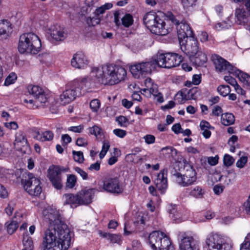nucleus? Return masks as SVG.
I'll use <instances>...</instances> for the list:
<instances>
[{"instance_id": "f257e3e1", "label": "nucleus", "mask_w": 250, "mask_h": 250, "mask_svg": "<svg viewBox=\"0 0 250 250\" xmlns=\"http://www.w3.org/2000/svg\"><path fill=\"white\" fill-rule=\"evenodd\" d=\"M43 220L48 223V229L44 233V239L47 243L52 244L57 237H62L64 233L71 237L70 230L62 220L59 211L56 209L48 208L43 211Z\"/></svg>"}, {"instance_id": "f03ea898", "label": "nucleus", "mask_w": 250, "mask_h": 250, "mask_svg": "<svg viewBox=\"0 0 250 250\" xmlns=\"http://www.w3.org/2000/svg\"><path fill=\"white\" fill-rule=\"evenodd\" d=\"M91 74L96 77L98 83L112 85L124 80L126 75V71L121 66L108 64L94 68Z\"/></svg>"}, {"instance_id": "7ed1b4c3", "label": "nucleus", "mask_w": 250, "mask_h": 250, "mask_svg": "<svg viewBox=\"0 0 250 250\" xmlns=\"http://www.w3.org/2000/svg\"><path fill=\"white\" fill-rule=\"evenodd\" d=\"M42 46L41 41L35 34L27 33L20 37L18 49L21 53L37 54Z\"/></svg>"}, {"instance_id": "20e7f679", "label": "nucleus", "mask_w": 250, "mask_h": 250, "mask_svg": "<svg viewBox=\"0 0 250 250\" xmlns=\"http://www.w3.org/2000/svg\"><path fill=\"white\" fill-rule=\"evenodd\" d=\"M143 22L146 26L153 34L165 36L168 31L166 28V23L156 14L152 11L146 13L144 16Z\"/></svg>"}, {"instance_id": "39448f33", "label": "nucleus", "mask_w": 250, "mask_h": 250, "mask_svg": "<svg viewBox=\"0 0 250 250\" xmlns=\"http://www.w3.org/2000/svg\"><path fill=\"white\" fill-rule=\"evenodd\" d=\"M143 22L146 26L153 34L165 36L168 31L166 28V23L156 14L152 11L146 13L144 16Z\"/></svg>"}, {"instance_id": "423d86ee", "label": "nucleus", "mask_w": 250, "mask_h": 250, "mask_svg": "<svg viewBox=\"0 0 250 250\" xmlns=\"http://www.w3.org/2000/svg\"><path fill=\"white\" fill-rule=\"evenodd\" d=\"M85 79L81 82L75 81L71 82L68 85V88L64 91L60 96L62 104H66L74 101L77 97L82 95V89L83 87Z\"/></svg>"}, {"instance_id": "0eeeda50", "label": "nucleus", "mask_w": 250, "mask_h": 250, "mask_svg": "<svg viewBox=\"0 0 250 250\" xmlns=\"http://www.w3.org/2000/svg\"><path fill=\"white\" fill-rule=\"evenodd\" d=\"M155 66L165 68H171L180 65L183 61V57L176 53H161L158 54L156 58L153 59Z\"/></svg>"}, {"instance_id": "6e6552de", "label": "nucleus", "mask_w": 250, "mask_h": 250, "mask_svg": "<svg viewBox=\"0 0 250 250\" xmlns=\"http://www.w3.org/2000/svg\"><path fill=\"white\" fill-rule=\"evenodd\" d=\"M148 242L154 250H169L171 246L169 239L164 233L159 231L152 232L148 236Z\"/></svg>"}, {"instance_id": "1a4fd4ad", "label": "nucleus", "mask_w": 250, "mask_h": 250, "mask_svg": "<svg viewBox=\"0 0 250 250\" xmlns=\"http://www.w3.org/2000/svg\"><path fill=\"white\" fill-rule=\"evenodd\" d=\"M155 64L153 59L148 62H135L130 65L129 70L134 78H143L155 69Z\"/></svg>"}, {"instance_id": "9d476101", "label": "nucleus", "mask_w": 250, "mask_h": 250, "mask_svg": "<svg viewBox=\"0 0 250 250\" xmlns=\"http://www.w3.org/2000/svg\"><path fill=\"white\" fill-rule=\"evenodd\" d=\"M25 180L21 179V182L23 184L24 188L27 192L31 195L38 196L42 192V188L40 186V181L36 178L33 174L30 172L25 173Z\"/></svg>"}, {"instance_id": "9b49d317", "label": "nucleus", "mask_w": 250, "mask_h": 250, "mask_svg": "<svg viewBox=\"0 0 250 250\" xmlns=\"http://www.w3.org/2000/svg\"><path fill=\"white\" fill-rule=\"evenodd\" d=\"M67 234L65 232L62 237H57L52 244L47 243L43 238V248L41 250H67L71 244V237Z\"/></svg>"}, {"instance_id": "f8f14e48", "label": "nucleus", "mask_w": 250, "mask_h": 250, "mask_svg": "<svg viewBox=\"0 0 250 250\" xmlns=\"http://www.w3.org/2000/svg\"><path fill=\"white\" fill-rule=\"evenodd\" d=\"M209 250H230L231 246L226 243L221 235L214 233L209 234L206 241Z\"/></svg>"}, {"instance_id": "ddd939ff", "label": "nucleus", "mask_w": 250, "mask_h": 250, "mask_svg": "<svg viewBox=\"0 0 250 250\" xmlns=\"http://www.w3.org/2000/svg\"><path fill=\"white\" fill-rule=\"evenodd\" d=\"M169 19L176 26L179 43L180 41H185L187 38L192 36V31L188 24L182 21L179 22V21L176 19L172 14L169 16Z\"/></svg>"}, {"instance_id": "4468645a", "label": "nucleus", "mask_w": 250, "mask_h": 250, "mask_svg": "<svg viewBox=\"0 0 250 250\" xmlns=\"http://www.w3.org/2000/svg\"><path fill=\"white\" fill-rule=\"evenodd\" d=\"M181 50L188 57L194 55L198 50V42L192 36L187 38L185 41H180L179 43Z\"/></svg>"}, {"instance_id": "2eb2a0df", "label": "nucleus", "mask_w": 250, "mask_h": 250, "mask_svg": "<svg viewBox=\"0 0 250 250\" xmlns=\"http://www.w3.org/2000/svg\"><path fill=\"white\" fill-rule=\"evenodd\" d=\"M177 183L183 186L187 187L193 184L197 180L196 172L192 167L187 170L186 173L182 175L179 172L174 174Z\"/></svg>"}, {"instance_id": "dca6fc26", "label": "nucleus", "mask_w": 250, "mask_h": 250, "mask_svg": "<svg viewBox=\"0 0 250 250\" xmlns=\"http://www.w3.org/2000/svg\"><path fill=\"white\" fill-rule=\"evenodd\" d=\"M235 22L242 25L250 33V13L246 8L239 7L235 11Z\"/></svg>"}, {"instance_id": "f3484780", "label": "nucleus", "mask_w": 250, "mask_h": 250, "mask_svg": "<svg viewBox=\"0 0 250 250\" xmlns=\"http://www.w3.org/2000/svg\"><path fill=\"white\" fill-rule=\"evenodd\" d=\"M211 60L213 62L216 70L219 72L227 71L230 74H233L236 69L229 62L217 55H212Z\"/></svg>"}, {"instance_id": "a211bd4d", "label": "nucleus", "mask_w": 250, "mask_h": 250, "mask_svg": "<svg viewBox=\"0 0 250 250\" xmlns=\"http://www.w3.org/2000/svg\"><path fill=\"white\" fill-rule=\"evenodd\" d=\"M62 169L58 166H53L48 169L47 176L54 187L60 189L62 187Z\"/></svg>"}, {"instance_id": "6ab92c4d", "label": "nucleus", "mask_w": 250, "mask_h": 250, "mask_svg": "<svg viewBox=\"0 0 250 250\" xmlns=\"http://www.w3.org/2000/svg\"><path fill=\"white\" fill-rule=\"evenodd\" d=\"M119 180L117 177H111L105 179L104 182V189L107 192L120 193L123 191L119 185Z\"/></svg>"}, {"instance_id": "aec40b11", "label": "nucleus", "mask_w": 250, "mask_h": 250, "mask_svg": "<svg viewBox=\"0 0 250 250\" xmlns=\"http://www.w3.org/2000/svg\"><path fill=\"white\" fill-rule=\"evenodd\" d=\"M95 189L90 188L83 189L77 193L79 206L87 205L92 201Z\"/></svg>"}, {"instance_id": "412c9836", "label": "nucleus", "mask_w": 250, "mask_h": 250, "mask_svg": "<svg viewBox=\"0 0 250 250\" xmlns=\"http://www.w3.org/2000/svg\"><path fill=\"white\" fill-rule=\"evenodd\" d=\"M14 145L17 149L21 151H25L29 147L26 135L22 131H20L16 133Z\"/></svg>"}, {"instance_id": "4be33fe9", "label": "nucleus", "mask_w": 250, "mask_h": 250, "mask_svg": "<svg viewBox=\"0 0 250 250\" xmlns=\"http://www.w3.org/2000/svg\"><path fill=\"white\" fill-rule=\"evenodd\" d=\"M180 250H199L198 246L192 236H185L181 239Z\"/></svg>"}, {"instance_id": "5701e85b", "label": "nucleus", "mask_w": 250, "mask_h": 250, "mask_svg": "<svg viewBox=\"0 0 250 250\" xmlns=\"http://www.w3.org/2000/svg\"><path fill=\"white\" fill-rule=\"evenodd\" d=\"M87 63V60L84 54L81 52L76 53L71 61L72 65L77 68H83Z\"/></svg>"}, {"instance_id": "b1692460", "label": "nucleus", "mask_w": 250, "mask_h": 250, "mask_svg": "<svg viewBox=\"0 0 250 250\" xmlns=\"http://www.w3.org/2000/svg\"><path fill=\"white\" fill-rule=\"evenodd\" d=\"M189 58L192 64L197 67L203 65L207 61L206 54L202 51L196 53Z\"/></svg>"}, {"instance_id": "393cba45", "label": "nucleus", "mask_w": 250, "mask_h": 250, "mask_svg": "<svg viewBox=\"0 0 250 250\" xmlns=\"http://www.w3.org/2000/svg\"><path fill=\"white\" fill-rule=\"evenodd\" d=\"M165 170L163 169L157 175L155 180V185L159 190H165L167 187V178L165 176Z\"/></svg>"}, {"instance_id": "a878e982", "label": "nucleus", "mask_w": 250, "mask_h": 250, "mask_svg": "<svg viewBox=\"0 0 250 250\" xmlns=\"http://www.w3.org/2000/svg\"><path fill=\"white\" fill-rule=\"evenodd\" d=\"M22 215L21 213L16 212L14 218L10 223L7 225V231L9 234H13L19 227V222L21 221Z\"/></svg>"}, {"instance_id": "bb28decb", "label": "nucleus", "mask_w": 250, "mask_h": 250, "mask_svg": "<svg viewBox=\"0 0 250 250\" xmlns=\"http://www.w3.org/2000/svg\"><path fill=\"white\" fill-rule=\"evenodd\" d=\"M64 205H70L72 208L79 206L77 195L71 193L65 194L63 196Z\"/></svg>"}, {"instance_id": "cd10ccee", "label": "nucleus", "mask_w": 250, "mask_h": 250, "mask_svg": "<svg viewBox=\"0 0 250 250\" xmlns=\"http://www.w3.org/2000/svg\"><path fill=\"white\" fill-rule=\"evenodd\" d=\"M200 95V92L196 87H193L188 90L187 94L181 93L182 100H196Z\"/></svg>"}, {"instance_id": "c85d7f7f", "label": "nucleus", "mask_w": 250, "mask_h": 250, "mask_svg": "<svg viewBox=\"0 0 250 250\" xmlns=\"http://www.w3.org/2000/svg\"><path fill=\"white\" fill-rule=\"evenodd\" d=\"M54 134L51 131L47 130L41 133L39 132L36 133L34 138L41 142L49 141L53 139Z\"/></svg>"}, {"instance_id": "c756f323", "label": "nucleus", "mask_w": 250, "mask_h": 250, "mask_svg": "<svg viewBox=\"0 0 250 250\" xmlns=\"http://www.w3.org/2000/svg\"><path fill=\"white\" fill-rule=\"evenodd\" d=\"M35 102L37 107H41L43 108L48 105V98L47 97L44 91L36 98Z\"/></svg>"}, {"instance_id": "7c9ffc66", "label": "nucleus", "mask_w": 250, "mask_h": 250, "mask_svg": "<svg viewBox=\"0 0 250 250\" xmlns=\"http://www.w3.org/2000/svg\"><path fill=\"white\" fill-rule=\"evenodd\" d=\"M238 77L240 80L244 83V84L248 86H250V76L244 73L238 69H236L233 74Z\"/></svg>"}, {"instance_id": "2f4dec72", "label": "nucleus", "mask_w": 250, "mask_h": 250, "mask_svg": "<svg viewBox=\"0 0 250 250\" xmlns=\"http://www.w3.org/2000/svg\"><path fill=\"white\" fill-rule=\"evenodd\" d=\"M51 37L56 41H62L65 38V34L63 30L59 27L53 29L50 33Z\"/></svg>"}, {"instance_id": "473e14b6", "label": "nucleus", "mask_w": 250, "mask_h": 250, "mask_svg": "<svg viewBox=\"0 0 250 250\" xmlns=\"http://www.w3.org/2000/svg\"><path fill=\"white\" fill-rule=\"evenodd\" d=\"M235 121L234 115L229 113L222 114L221 115V123L226 126L233 124Z\"/></svg>"}, {"instance_id": "72a5a7b5", "label": "nucleus", "mask_w": 250, "mask_h": 250, "mask_svg": "<svg viewBox=\"0 0 250 250\" xmlns=\"http://www.w3.org/2000/svg\"><path fill=\"white\" fill-rule=\"evenodd\" d=\"M11 25L7 20L0 21V35L7 34L11 32Z\"/></svg>"}, {"instance_id": "f704fd0d", "label": "nucleus", "mask_w": 250, "mask_h": 250, "mask_svg": "<svg viewBox=\"0 0 250 250\" xmlns=\"http://www.w3.org/2000/svg\"><path fill=\"white\" fill-rule=\"evenodd\" d=\"M28 91L35 98L44 91L41 87L38 85H29L27 87Z\"/></svg>"}, {"instance_id": "c9c22d12", "label": "nucleus", "mask_w": 250, "mask_h": 250, "mask_svg": "<svg viewBox=\"0 0 250 250\" xmlns=\"http://www.w3.org/2000/svg\"><path fill=\"white\" fill-rule=\"evenodd\" d=\"M121 24L125 27H129L133 24L134 20L130 14H126L121 19Z\"/></svg>"}, {"instance_id": "e433bc0d", "label": "nucleus", "mask_w": 250, "mask_h": 250, "mask_svg": "<svg viewBox=\"0 0 250 250\" xmlns=\"http://www.w3.org/2000/svg\"><path fill=\"white\" fill-rule=\"evenodd\" d=\"M23 245L24 249L23 250H32L33 249V243L31 237L28 236L27 234L23 235Z\"/></svg>"}, {"instance_id": "4c0bfd02", "label": "nucleus", "mask_w": 250, "mask_h": 250, "mask_svg": "<svg viewBox=\"0 0 250 250\" xmlns=\"http://www.w3.org/2000/svg\"><path fill=\"white\" fill-rule=\"evenodd\" d=\"M205 193L204 190L199 186L194 187L190 192V195L195 198H201Z\"/></svg>"}, {"instance_id": "58836bf2", "label": "nucleus", "mask_w": 250, "mask_h": 250, "mask_svg": "<svg viewBox=\"0 0 250 250\" xmlns=\"http://www.w3.org/2000/svg\"><path fill=\"white\" fill-rule=\"evenodd\" d=\"M104 236V237L107 238V239L112 243H117L119 244L121 243V235H120L105 233Z\"/></svg>"}, {"instance_id": "ea45409f", "label": "nucleus", "mask_w": 250, "mask_h": 250, "mask_svg": "<svg viewBox=\"0 0 250 250\" xmlns=\"http://www.w3.org/2000/svg\"><path fill=\"white\" fill-rule=\"evenodd\" d=\"M217 91L221 96L225 97L230 93V88L229 85H221L217 87Z\"/></svg>"}, {"instance_id": "a19ab883", "label": "nucleus", "mask_w": 250, "mask_h": 250, "mask_svg": "<svg viewBox=\"0 0 250 250\" xmlns=\"http://www.w3.org/2000/svg\"><path fill=\"white\" fill-rule=\"evenodd\" d=\"M112 7L110 3L105 4L98 8H97L94 12V14L96 16H98L100 14H103L107 9H110Z\"/></svg>"}, {"instance_id": "79ce46f5", "label": "nucleus", "mask_w": 250, "mask_h": 250, "mask_svg": "<svg viewBox=\"0 0 250 250\" xmlns=\"http://www.w3.org/2000/svg\"><path fill=\"white\" fill-rule=\"evenodd\" d=\"M77 178L74 175L71 174L67 176L66 187L69 188H72L75 185Z\"/></svg>"}, {"instance_id": "37998d69", "label": "nucleus", "mask_w": 250, "mask_h": 250, "mask_svg": "<svg viewBox=\"0 0 250 250\" xmlns=\"http://www.w3.org/2000/svg\"><path fill=\"white\" fill-rule=\"evenodd\" d=\"M72 154L75 161L79 163H83L84 158L83 153L82 151H76L75 150H73Z\"/></svg>"}, {"instance_id": "c03bdc74", "label": "nucleus", "mask_w": 250, "mask_h": 250, "mask_svg": "<svg viewBox=\"0 0 250 250\" xmlns=\"http://www.w3.org/2000/svg\"><path fill=\"white\" fill-rule=\"evenodd\" d=\"M100 101L98 99H93L90 103V107L92 111L96 112L100 106Z\"/></svg>"}, {"instance_id": "a18cd8bd", "label": "nucleus", "mask_w": 250, "mask_h": 250, "mask_svg": "<svg viewBox=\"0 0 250 250\" xmlns=\"http://www.w3.org/2000/svg\"><path fill=\"white\" fill-rule=\"evenodd\" d=\"M223 162L225 166L229 167L234 162V159L229 154H225L224 156Z\"/></svg>"}, {"instance_id": "49530a36", "label": "nucleus", "mask_w": 250, "mask_h": 250, "mask_svg": "<svg viewBox=\"0 0 250 250\" xmlns=\"http://www.w3.org/2000/svg\"><path fill=\"white\" fill-rule=\"evenodd\" d=\"M17 75L15 73H11L6 78L4 84L7 86L13 83L17 79Z\"/></svg>"}, {"instance_id": "de8ad7c7", "label": "nucleus", "mask_w": 250, "mask_h": 250, "mask_svg": "<svg viewBox=\"0 0 250 250\" xmlns=\"http://www.w3.org/2000/svg\"><path fill=\"white\" fill-rule=\"evenodd\" d=\"M116 121L121 126L126 127L128 124V120L125 116H120L116 118Z\"/></svg>"}, {"instance_id": "09e8293b", "label": "nucleus", "mask_w": 250, "mask_h": 250, "mask_svg": "<svg viewBox=\"0 0 250 250\" xmlns=\"http://www.w3.org/2000/svg\"><path fill=\"white\" fill-rule=\"evenodd\" d=\"M145 83L146 88L141 89L142 93L143 94H147V96H149L148 87L149 86V84H151V79L150 78L146 79L145 80Z\"/></svg>"}, {"instance_id": "8fccbe9b", "label": "nucleus", "mask_w": 250, "mask_h": 250, "mask_svg": "<svg viewBox=\"0 0 250 250\" xmlns=\"http://www.w3.org/2000/svg\"><path fill=\"white\" fill-rule=\"evenodd\" d=\"M89 130L91 134L94 135L96 136L101 134V129L97 125H94L93 127H90Z\"/></svg>"}, {"instance_id": "3c124183", "label": "nucleus", "mask_w": 250, "mask_h": 250, "mask_svg": "<svg viewBox=\"0 0 250 250\" xmlns=\"http://www.w3.org/2000/svg\"><path fill=\"white\" fill-rule=\"evenodd\" d=\"M149 96L151 94L153 96L157 95L158 93L156 84H153L151 83V84H149Z\"/></svg>"}, {"instance_id": "603ef678", "label": "nucleus", "mask_w": 250, "mask_h": 250, "mask_svg": "<svg viewBox=\"0 0 250 250\" xmlns=\"http://www.w3.org/2000/svg\"><path fill=\"white\" fill-rule=\"evenodd\" d=\"M230 26L229 24H228L226 21H223L221 22L217 23L215 25V28L218 30L223 29H227Z\"/></svg>"}, {"instance_id": "864d4df0", "label": "nucleus", "mask_w": 250, "mask_h": 250, "mask_svg": "<svg viewBox=\"0 0 250 250\" xmlns=\"http://www.w3.org/2000/svg\"><path fill=\"white\" fill-rule=\"evenodd\" d=\"M248 158L247 157L243 156L237 162L236 165L239 168H242L244 167L247 162Z\"/></svg>"}, {"instance_id": "5fc2aeb1", "label": "nucleus", "mask_w": 250, "mask_h": 250, "mask_svg": "<svg viewBox=\"0 0 250 250\" xmlns=\"http://www.w3.org/2000/svg\"><path fill=\"white\" fill-rule=\"evenodd\" d=\"M224 80L228 83L232 85L234 87L238 84L235 79L230 76H225L224 77Z\"/></svg>"}, {"instance_id": "6e6d98bb", "label": "nucleus", "mask_w": 250, "mask_h": 250, "mask_svg": "<svg viewBox=\"0 0 250 250\" xmlns=\"http://www.w3.org/2000/svg\"><path fill=\"white\" fill-rule=\"evenodd\" d=\"M196 0H181V2L184 7L188 8L195 4Z\"/></svg>"}, {"instance_id": "4d7b16f0", "label": "nucleus", "mask_w": 250, "mask_h": 250, "mask_svg": "<svg viewBox=\"0 0 250 250\" xmlns=\"http://www.w3.org/2000/svg\"><path fill=\"white\" fill-rule=\"evenodd\" d=\"M145 142L147 144H151L155 142V137L152 135H146L144 137Z\"/></svg>"}, {"instance_id": "13d9d810", "label": "nucleus", "mask_w": 250, "mask_h": 250, "mask_svg": "<svg viewBox=\"0 0 250 250\" xmlns=\"http://www.w3.org/2000/svg\"><path fill=\"white\" fill-rule=\"evenodd\" d=\"M113 133L120 138H123L126 134L125 130L121 129H115L113 130Z\"/></svg>"}, {"instance_id": "bf43d9fd", "label": "nucleus", "mask_w": 250, "mask_h": 250, "mask_svg": "<svg viewBox=\"0 0 250 250\" xmlns=\"http://www.w3.org/2000/svg\"><path fill=\"white\" fill-rule=\"evenodd\" d=\"M75 171L78 172L83 178V179L86 180L88 178V175L86 172L83 171L80 167H76L75 168Z\"/></svg>"}, {"instance_id": "052dcab7", "label": "nucleus", "mask_w": 250, "mask_h": 250, "mask_svg": "<svg viewBox=\"0 0 250 250\" xmlns=\"http://www.w3.org/2000/svg\"><path fill=\"white\" fill-rule=\"evenodd\" d=\"M114 21L116 26H119L121 25L120 21V12L118 11H116L114 13Z\"/></svg>"}, {"instance_id": "680f3d73", "label": "nucleus", "mask_w": 250, "mask_h": 250, "mask_svg": "<svg viewBox=\"0 0 250 250\" xmlns=\"http://www.w3.org/2000/svg\"><path fill=\"white\" fill-rule=\"evenodd\" d=\"M4 125L6 128L9 129H17L18 128V125L16 122L5 123Z\"/></svg>"}, {"instance_id": "e2e57ef3", "label": "nucleus", "mask_w": 250, "mask_h": 250, "mask_svg": "<svg viewBox=\"0 0 250 250\" xmlns=\"http://www.w3.org/2000/svg\"><path fill=\"white\" fill-rule=\"evenodd\" d=\"M76 144L80 146H85L87 145V141L84 138H79L76 141Z\"/></svg>"}, {"instance_id": "0e129e2a", "label": "nucleus", "mask_w": 250, "mask_h": 250, "mask_svg": "<svg viewBox=\"0 0 250 250\" xmlns=\"http://www.w3.org/2000/svg\"><path fill=\"white\" fill-rule=\"evenodd\" d=\"M200 126L201 130L210 129L212 128V127L210 125L208 122L204 120H203L201 122Z\"/></svg>"}, {"instance_id": "69168bd1", "label": "nucleus", "mask_w": 250, "mask_h": 250, "mask_svg": "<svg viewBox=\"0 0 250 250\" xmlns=\"http://www.w3.org/2000/svg\"><path fill=\"white\" fill-rule=\"evenodd\" d=\"M222 112V109L221 107L218 105H216L212 109V115L218 117Z\"/></svg>"}, {"instance_id": "338daca9", "label": "nucleus", "mask_w": 250, "mask_h": 250, "mask_svg": "<svg viewBox=\"0 0 250 250\" xmlns=\"http://www.w3.org/2000/svg\"><path fill=\"white\" fill-rule=\"evenodd\" d=\"M83 129V126L80 125L78 126H71L68 128V130L74 132L80 133Z\"/></svg>"}, {"instance_id": "774afa93", "label": "nucleus", "mask_w": 250, "mask_h": 250, "mask_svg": "<svg viewBox=\"0 0 250 250\" xmlns=\"http://www.w3.org/2000/svg\"><path fill=\"white\" fill-rule=\"evenodd\" d=\"M100 162L97 161L95 163L91 164L88 167V169L91 171H98L100 168Z\"/></svg>"}]
</instances>
